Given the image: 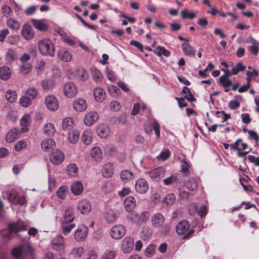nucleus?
Returning <instances> with one entry per match:
<instances>
[{
    "label": "nucleus",
    "mask_w": 259,
    "mask_h": 259,
    "mask_svg": "<svg viewBox=\"0 0 259 259\" xmlns=\"http://www.w3.org/2000/svg\"><path fill=\"white\" fill-rule=\"evenodd\" d=\"M8 228L9 230H2L1 231L2 237L6 241L10 239L12 233H17L20 231H26L27 229V227L25 222L21 220H18L16 223L9 224Z\"/></svg>",
    "instance_id": "f257e3e1"
},
{
    "label": "nucleus",
    "mask_w": 259,
    "mask_h": 259,
    "mask_svg": "<svg viewBox=\"0 0 259 259\" xmlns=\"http://www.w3.org/2000/svg\"><path fill=\"white\" fill-rule=\"evenodd\" d=\"M40 53L46 56H53L55 54L53 43L49 39H41L38 42Z\"/></svg>",
    "instance_id": "f03ea898"
},
{
    "label": "nucleus",
    "mask_w": 259,
    "mask_h": 259,
    "mask_svg": "<svg viewBox=\"0 0 259 259\" xmlns=\"http://www.w3.org/2000/svg\"><path fill=\"white\" fill-rule=\"evenodd\" d=\"M190 224L188 221L183 220L180 222L176 226V232L178 235H185L184 238L191 236L195 232L194 229H189Z\"/></svg>",
    "instance_id": "7ed1b4c3"
},
{
    "label": "nucleus",
    "mask_w": 259,
    "mask_h": 259,
    "mask_svg": "<svg viewBox=\"0 0 259 259\" xmlns=\"http://www.w3.org/2000/svg\"><path fill=\"white\" fill-rule=\"evenodd\" d=\"M126 229L124 226L121 225H115L110 229V235L112 238L119 239L125 234Z\"/></svg>",
    "instance_id": "20e7f679"
},
{
    "label": "nucleus",
    "mask_w": 259,
    "mask_h": 259,
    "mask_svg": "<svg viewBox=\"0 0 259 259\" xmlns=\"http://www.w3.org/2000/svg\"><path fill=\"white\" fill-rule=\"evenodd\" d=\"M165 170L162 167H158L155 169L146 172L150 178L155 181H159L164 177Z\"/></svg>",
    "instance_id": "39448f33"
},
{
    "label": "nucleus",
    "mask_w": 259,
    "mask_h": 259,
    "mask_svg": "<svg viewBox=\"0 0 259 259\" xmlns=\"http://www.w3.org/2000/svg\"><path fill=\"white\" fill-rule=\"evenodd\" d=\"M88 234V228L84 225H79L74 234V238L78 242L81 241L86 238Z\"/></svg>",
    "instance_id": "423d86ee"
},
{
    "label": "nucleus",
    "mask_w": 259,
    "mask_h": 259,
    "mask_svg": "<svg viewBox=\"0 0 259 259\" xmlns=\"http://www.w3.org/2000/svg\"><path fill=\"white\" fill-rule=\"evenodd\" d=\"M63 92L65 96L68 98H72L76 95L77 89L74 83L68 82L64 84Z\"/></svg>",
    "instance_id": "0eeeda50"
},
{
    "label": "nucleus",
    "mask_w": 259,
    "mask_h": 259,
    "mask_svg": "<svg viewBox=\"0 0 259 259\" xmlns=\"http://www.w3.org/2000/svg\"><path fill=\"white\" fill-rule=\"evenodd\" d=\"M149 188V185L147 181L143 178L138 179L135 183V190L140 194L146 193Z\"/></svg>",
    "instance_id": "6e6552de"
},
{
    "label": "nucleus",
    "mask_w": 259,
    "mask_h": 259,
    "mask_svg": "<svg viewBox=\"0 0 259 259\" xmlns=\"http://www.w3.org/2000/svg\"><path fill=\"white\" fill-rule=\"evenodd\" d=\"M45 104L48 109L50 111H56L59 108V101L54 96L50 95L46 97Z\"/></svg>",
    "instance_id": "1a4fd4ad"
},
{
    "label": "nucleus",
    "mask_w": 259,
    "mask_h": 259,
    "mask_svg": "<svg viewBox=\"0 0 259 259\" xmlns=\"http://www.w3.org/2000/svg\"><path fill=\"white\" fill-rule=\"evenodd\" d=\"M64 159V155L60 150L53 151L50 157L51 162L54 165L61 164Z\"/></svg>",
    "instance_id": "9d476101"
},
{
    "label": "nucleus",
    "mask_w": 259,
    "mask_h": 259,
    "mask_svg": "<svg viewBox=\"0 0 259 259\" xmlns=\"http://www.w3.org/2000/svg\"><path fill=\"white\" fill-rule=\"evenodd\" d=\"M151 221L152 226L158 228L164 224L165 219L162 214L157 212L152 216Z\"/></svg>",
    "instance_id": "9b49d317"
},
{
    "label": "nucleus",
    "mask_w": 259,
    "mask_h": 259,
    "mask_svg": "<svg viewBox=\"0 0 259 259\" xmlns=\"http://www.w3.org/2000/svg\"><path fill=\"white\" fill-rule=\"evenodd\" d=\"M91 204L89 201L83 199L78 202L77 210L80 213L87 214L91 211Z\"/></svg>",
    "instance_id": "f8f14e48"
},
{
    "label": "nucleus",
    "mask_w": 259,
    "mask_h": 259,
    "mask_svg": "<svg viewBox=\"0 0 259 259\" xmlns=\"http://www.w3.org/2000/svg\"><path fill=\"white\" fill-rule=\"evenodd\" d=\"M99 116L97 112L91 111L88 113L84 118V123L88 126H92L98 119Z\"/></svg>",
    "instance_id": "ddd939ff"
},
{
    "label": "nucleus",
    "mask_w": 259,
    "mask_h": 259,
    "mask_svg": "<svg viewBox=\"0 0 259 259\" xmlns=\"http://www.w3.org/2000/svg\"><path fill=\"white\" fill-rule=\"evenodd\" d=\"M182 181V176L180 174L175 173L168 178L164 179L163 181L164 185L169 186L173 183L176 185L181 184Z\"/></svg>",
    "instance_id": "4468645a"
},
{
    "label": "nucleus",
    "mask_w": 259,
    "mask_h": 259,
    "mask_svg": "<svg viewBox=\"0 0 259 259\" xmlns=\"http://www.w3.org/2000/svg\"><path fill=\"white\" fill-rule=\"evenodd\" d=\"M52 247L54 249L60 250L64 247V239L61 235L56 236L52 241Z\"/></svg>",
    "instance_id": "2eb2a0df"
},
{
    "label": "nucleus",
    "mask_w": 259,
    "mask_h": 259,
    "mask_svg": "<svg viewBox=\"0 0 259 259\" xmlns=\"http://www.w3.org/2000/svg\"><path fill=\"white\" fill-rule=\"evenodd\" d=\"M21 34L22 36L26 40H30L34 36L33 28L28 24H26L23 26L21 29Z\"/></svg>",
    "instance_id": "dca6fc26"
},
{
    "label": "nucleus",
    "mask_w": 259,
    "mask_h": 259,
    "mask_svg": "<svg viewBox=\"0 0 259 259\" xmlns=\"http://www.w3.org/2000/svg\"><path fill=\"white\" fill-rule=\"evenodd\" d=\"M134 239L130 237H126L122 242V249L124 253L130 252L133 248Z\"/></svg>",
    "instance_id": "f3484780"
},
{
    "label": "nucleus",
    "mask_w": 259,
    "mask_h": 259,
    "mask_svg": "<svg viewBox=\"0 0 259 259\" xmlns=\"http://www.w3.org/2000/svg\"><path fill=\"white\" fill-rule=\"evenodd\" d=\"M97 133L101 138H106L110 134V130L108 125L100 124L97 128Z\"/></svg>",
    "instance_id": "a211bd4d"
},
{
    "label": "nucleus",
    "mask_w": 259,
    "mask_h": 259,
    "mask_svg": "<svg viewBox=\"0 0 259 259\" xmlns=\"http://www.w3.org/2000/svg\"><path fill=\"white\" fill-rule=\"evenodd\" d=\"M20 132L17 128H13L7 134L6 140L8 143H12L19 138Z\"/></svg>",
    "instance_id": "6ab92c4d"
},
{
    "label": "nucleus",
    "mask_w": 259,
    "mask_h": 259,
    "mask_svg": "<svg viewBox=\"0 0 259 259\" xmlns=\"http://www.w3.org/2000/svg\"><path fill=\"white\" fill-rule=\"evenodd\" d=\"M136 205V200L132 196H128L126 198L124 201V206L126 211L128 212L132 211Z\"/></svg>",
    "instance_id": "aec40b11"
},
{
    "label": "nucleus",
    "mask_w": 259,
    "mask_h": 259,
    "mask_svg": "<svg viewBox=\"0 0 259 259\" xmlns=\"http://www.w3.org/2000/svg\"><path fill=\"white\" fill-rule=\"evenodd\" d=\"M73 105L74 109L78 112H82L87 108V102L82 99H79L74 101Z\"/></svg>",
    "instance_id": "412c9836"
},
{
    "label": "nucleus",
    "mask_w": 259,
    "mask_h": 259,
    "mask_svg": "<svg viewBox=\"0 0 259 259\" xmlns=\"http://www.w3.org/2000/svg\"><path fill=\"white\" fill-rule=\"evenodd\" d=\"M23 247L22 245L12 249L11 254L15 259H23L26 254L23 250Z\"/></svg>",
    "instance_id": "4be33fe9"
},
{
    "label": "nucleus",
    "mask_w": 259,
    "mask_h": 259,
    "mask_svg": "<svg viewBox=\"0 0 259 259\" xmlns=\"http://www.w3.org/2000/svg\"><path fill=\"white\" fill-rule=\"evenodd\" d=\"M41 146L44 151L49 152L55 147V142L52 139H46L42 141Z\"/></svg>",
    "instance_id": "5701e85b"
},
{
    "label": "nucleus",
    "mask_w": 259,
    "mask_h": 259,
    "mask_svg": "<svg viewBox=\"0 0 259 259\" xmlns=\"http://www.w3.org/2000/svg\"><path fill=\"white\" fill-rule=\"evenodd\" d=\"M102 176L105 178H109L113 174V168L112 163L108 162L106 163L102 167Z\"/></svg>",
    "instance_id": "b1692460"
},
{
    "label": "nucleus",
    "mask_w": 259,
    "mask_h": 259,
    "mask_svg": "<svg viewBox=\"0 0 259 259\" xmlns=\"http://www.w3.org/2000/svg\"><path fill=\"white\" fill-rule=\"evenodd\" d=\"M94 96L95 100L98 102H103L106 97L104 90L101 88H96L94 91Z\"/></svg>",
    "instance_id": "393cba45"
},
{
    "label": "nucleus",
    "mask_w": 259,
    "mask_h": 259,
    "mask_svg": "<svg viewBox=\"0 0 259 259\" xmlns=\"http://www.w3.org/2000/svg\"><path fill=\"white\" fill-rule=\"evenodd\" d=\"M83 187L81 182L75 181L71 186V190L75 195H80L83 191Z\"/></svg>",
    "instance_id": "a878e982"
},
{
    "label": "nucleus",
    "mask_w": 259,
    "mask_h": 259,
    "mask_svg": "<svg viewBox=\"0 0 259 259\" xmlns=\"http://www.w3.org/2000/svg\"><path fill=\"white\" fill-rule=\"evenodd\" d=\"M120 178L122 181L125 183L133 179L134 174L131 170H123L120 174Z\"/></svg>",
    "instance_id": "bb28decb"
},
{
    "label": "nucleus",
    "mask_w": 259,
    "mask_h": 259,
    "mask_svg": "<svg viewBox=\"0 0 259 259\" xmlns=\"http://www.w3.org/2000/svg\"><path fill=\"white\" fill-rule=\"evenodd\" d=\"M59 59L64 62H69L72 59V55L68 50L61 49L58 52Z\"/></svg>",
    "instance_id": "cd10ccee"
},
{
    "label": "nucleus",
    "mask_w": 259,
    "mask_h": 259,
    "mask_svg": "<svg viewBox=\"0 0 259 259\" xmlns=\"http://www.w3.org/2000/svg\"><path fill=\"white\" fill-rule=\"evenodd\" d=\"M182 48L184 53L189 57H193L195 55L196 51L188 43H183Z\"/></svg>",
    "instance_id": "c85d7f7f"
},
{
    "label": "nucleus",
    "mask_w": 259,
    "mask_h": 259,
    "mask_svg": "<svg viewBox=\"0 0 259 259\" xmlns=\"http://www.w3.org/2000/svg\"><path fill=\"white\" fill-rule=\"evenodd\" d=\"M11 71L10 68L7 66H2L0 68V78L7 80L9 79L11 76Z\"/></svg>",
    "instance_id": "c756f323"
},
{
    "label": "nucleus",
    "mask_w": 259,
    "mask_h": 259,
    "mask_svg": "<svg viewBox=\"0 0 259 259\" xmlns=\"http://www.w3.org/2000/svg\"><path fill=\"white\" fill-rule=\"evenodd\" d=\"M74 121L72 118L66 117L62 121V128L64 131H69L73 128Z\"/></svg>",
    "instance_id": "7c9ffc66"
},
{
    "label": "nucleus",
    "mask_w": 259,
    "mask_h": 259,
    "mask_svg": "<svg viewBox=\"0 0 259 259\" xmlns=\"http://www.w3.org/2000/svg\"><path fill=\"white\" fill-rule=\"evenodd\" d=\"M91 75L93 79L96 82H100L102 78L103 75L101 71L96 67L91 68Z\"/></svg>",
    "instance_id": "2f4dec72"
},
{
    "label": "nucleus",
    "mask_w": 259,
    "mask_h": 259,
    "mask_svg": "<svg viewBox=\"0 0 259 259\" xmlns=\"http://www.w3.org/2000/svg\"><path fill=\"white\" fill-rule=\"evenodd\" d=\"M81 140L85 145H89L92 140V133L90 130H85L81 136Z\"/></svg>",
    "instance_id": "473e14b6"
},
{
    "label": "nucleus",
    "mask_w": 259,
    "mask_h": 259,
    "mask_svg": "<svg viewBox=\"0 0 259 259\" xmlns=\"http://www.w3.org/2000/svg\"><path fill=\"white\" fill-rule=\"evenodd\" d=\"M62 226V233L64 235H67L70 233L71 231L75 228V224L74 223L63 222Z\"/></svg>",
    "instance_id": "72a5a7b5"
},
{
    "label": "nucleus",
    "mask_w": 259,
    "mask_h": 259,
    "mask_svg": "<svg viewBox=\"0 0 259 259\" xmlns=\"http://www.w3.org/2000/svg\"><path fill=\"white\" fill-rule=\"evenodd\" d=\"M199 179L197 178H191L186 183V187L190 191L196 190L198 185Z\"/></svg>",
    "instance_id": "f704fd0d"
},
{
    "label": "nucleus",
    "mask_w": 259,
    "mask_h": 259,
    "mask_svg": "<svg viewBox=\"0 0 259 259\" xmlns=\"http://www.w3.org/2000/svg\"><path fill=\"white\" fill-rule=\"evenodd\" d=\"M32 22L35 28L39 30L46 31L48 28V25L41 20L32 19Z\"/></svg>",
    "instance_id": "c9c22d12"
},
{
    "label": "nucleus",
    "mask_w": 259,
    "mask_h": 259,
    "mask_svg": "<svg viewBox=\"0 0 259 259\" xmlns=\"http://www.w3.org/2000/svg\"><path fill=\"white\" fill-rule=\"evenodd\" d=\"M64 221L63 222L71 223L74 219L73 217V209L69 207L66 209L64 214Z\"/></svg>",
    "instance_id": "e433bc0d"
},
{
    "label": "nucleus",
    "mask_w": 259,
    "mask_h": 259,
    "mask_svg": "<svg viewBox=\"0 0 259 259\" xmlns=\"http://www.w3.org/2000/svg\"><path fill=\"white\" fill-rule=\"evenodd\" d=\"M91 156L96 161H100L102 156L100 148L98 147L93 148L91 151Z\"/></svg>",
    "instance_id": "4c0bfd02"
},
{
    "label": "nucleus",
    "mask_w": 259,
    "mask_h": 259,
    "mask_svg": "<svg viewBox=\"0 0 259 259\" xmlns=\"http://www.w3.org/2000/svg\"><path fill=\"white\" fill-rule=\"evenodd\" d=\"M68 137L70 142L75 143L79 139V132L77 130L69 132L68 134Z\"/></svg>",
    "instance_id": "58836bf2"
},
{
    "label": "nucleus",
    "mask_w": 259,
    "mask_h": 259,
    "mask_svg": "<svg viewBox=\"0 0 259 259\" xmlns=\"http://www.w3.org/2000/svg\"><path fill=\"white\" fill-rule=\"evenodd\" d=\"M56 132L55 127L53 123H48L44 128V133L48 136L53 135Z\"/></svg>",
    "instance_id": "ea45409f"
},
{
    "label": "nucleus",
    "mask_w": 259,
    "mask_h": 259,
    "mask_svg": "<svg viewBox=\"0 0 259 259\" xmlns=\"http://www.w3.org/2000/svg\"><path fill=\"white\" fill-rule=\"evenodd\" d=\"M66 172L68 175L70 177H75L77 175L78 168L74 163L69 164L67 167Z\"/></svg>",
    "instance_id": "a19ab883"
},
{
    "label": "nucleus",
    "mask_w": 259,
    "mask_h": 259,
    "mask_svg": "<svg viewBox=\"0 0 259 259\" xmlns=\"http://www.w3.org/2000/svg\"><path fill=\"white\" fill-rule=\"evenodd\" d=\"M181 171L186 177L189 176L190 171L189 168L190 166L188 162L185 159H183L181 160Z\"/></svg>",
    "instance_id": "79ce46f5"
},
{
    "label": "nucleus",
    "mask_w": 259,
    "mask_h": 259,
    "mask_svg": "<svg viewBox=\"0 0 259 259\" xmlns=\"http://www.w3.org/2000/svg\"><path fill=\"white\" fill-rule=\"evenodd\" d=\"M5 98L9 102H14L17 99V93L13 90H9L6 93Z\"/></svg>",
    "instance_id": "37998d69"
},
{
    "label": "nucleus",
    "mask_w": 259,
    "mask_h": 259,
    "mask_svg": "<svg viewBox=\"0 0 259 259\" xmlns=\"http://www.w3.org/2000/svg\"><path fill=\"white\" fill-rule=\"evenodd\" d=\"M180 15L181 18L183 19H189L191 20L195 18L196 15L194 12H189L187 9L183 10L181 13Z\"/></svg>",
    "instance_id": "c03bdc74"
},
{
    "label": "nucleus",
    "mask_w": 259,
    "mask_h": 259,
    "mask_svg": "<svg viewBox=\"0 0 259 259\" xmlns=\"http://www.w3.org/2000/svg\"><path fill=\"white\" fill-rule=\"evenodd\" d=\"M17 58L16 54L13 49H9L6 56V61L7 63H10Z\"/></svg>",
    "instance_id": "a18cd8bd"
},
{
    "label": "nucleus",
    "mask_w": 259,
    "mask_h": 259,
    "mask_svg": "<svg viewBox=\"0 0 259 259\" xmlns=\"http://www.w3.org/2000/svg\"><path fill=\"white\" fill-rule=\"evenodd\" d=\"M7 24L8 26L12 29L18 30L20 27L19 22L13 18L8 19Z\"/></svg>",
    "instance_id": "49530a36"
},
{
    "label": "nucleus",
    "mask_w": 259,
    "mask_h": 259,
    "mask_svg": "<svg viewBox=\"0 0 259 259\" xmlns=\"http://www.w3.org/2000/svg\"><path fill=\"white\" fill-rule=\"evenodd\" d=\"M220 83L224 88H227L232 85V82L229 78H225V77H220ZM229 90L227 89H225V92H229Z\"/></svg>",
    "instance_id": "de8ad7c7"
},
{
    "label": "nucleus",
    "mask_w": 259,
    "mask_h": 259,
    "mask_svg": "<svg viewBox=\"0 0 259 259\" xmlns=\"http://www.w3.org/2000/svg\"><path fill=\"white\" fill-rule=\"evenodd\" d=\"M153 52L158 56L163 55L165 57H168L170 55V52L166 50L164 47L158 46L156 50H154Z\"/></svg>",
    "instance_id": "09e8293b"
},
{
    "label": "nucleus",
    "mask_w": 259,
    "mask_h": 259,
    "mask_svg": "<svg viewBox=\"0 0 259 259\" xmlns=\"http://www.w3.org/2000/svg\"><path fill=\"white\" fill-rule=\"evenodd\" d=\"M259 49V42L255 39H253L252 45L248 48L249 51L254 55L258 54Z\"/></svg>",
    "instance_id": "8fccbe9b"
},
{
    "label": "nucleus",
    "mask_w": 259,
    "mask_h": 259,
    "mask_svg": "<svg viewBox=\"0 0 259 259\" xmlns=\"http://www.w3.org/2000/svg\"><path fill=\"white\" fill-rule=\"evenodd\" d=\"M38 95L37 90L34 88L28 89L26 92V96L30 98L31 100L34 99Z\"/></svg>",
    "instance_id": "3c124183"
},
{
    "label": "nucleus",
    "mask_w": 259,
    "mask_h": 259,
    "mask_svg": "<svg viewBox=\"0 0 259 259\" xmlns=\"http://www.w3.org/2000/svg\"><path fill=\"white\" fill-rule=\"evenodd\" d=\"M67 187L65 186L60 187L56 192L57 196L61 199H64L67 192Z\"/></svg>",
    "instance_id": "603ef678"
},
{
    "label": "nucleus",
    "mask_w": 259,
    "mask_h": 259,
    "mask_svg": "<svg viewBox=\"0 0 259 259\" xmlns=\"http://www.w3.org/2000/svg\"><path fill=\"white\" fill-rule=\"evenodd\" d=\"M84 252V248L82 247H78L74 248L71 252V254L74 257H79Z\"/></svg>",
    "instance_id": "864d4df0"
},
{
    "label": "nucleus",
    "mask_w": 259,
    "mask_h": 259,
    "mask_svg": "<svg viewBox=\"0 0 259 259\" xmlns=\"http://www.w3.org/2000/svg\"><path fill=\"white\" fill-rule=\"evenodd\" d=\"M152 235V231L148 227L145 228L143 231H141L140 235L143 240H147Z\"/></svg>",
    "instance_id": "5fc2aeb1"
},
{
    "label": "nucleus",
    "mask_w": 259,
    "mask_h": 259,
    "mask_svg": "<svg viewBox=\"0 0 259 259\" xmlns=\"http://www.w3.org/2000/svg\"><path fill=\"white\" fill-rule=\"evenodd\" d=\"M176 197L173 193H169L167 194L163 199V203L166 205H170L172 204L175 201Z\"/></svg>",
    "instance_id": "6e6d98bb"
},
{
    "label": "nucleus",
    "mask_w": 259,
    "mask_h": 259,
    "mask_svg": "<svg viewBox=\"0 0 259 259\" xmlns=\"http://www.w3.org/2000/svg\"><path fill=\"white\" fill-rule=\"evenodd\" d=\"M20 104L23 107H28L31 104V99L26 96H23L20 100Z\"/></svg>",
    "instance_id": "4d7b16f0"
},
{
    "label": "nucleus",
    "mask_w": 259,
    "mask_h": 259,
    "mask_svg": "<svg viewBox=\"0 0 259 259\" xmlns=\"http://www.w3.org/2000/svg\"><path fill=\"white\" fill-rule=\"evenodd\" d=\"M245 69V67L241 62H239L232 69V71L233 75H237L240 71H244Z\"/></svg>",
    "instance_id": "13d9d810"
},
{
    "label": "nucleus",
    "mask_w": 259,
    "mask_h": 259,
    "mask_svg": "<svg viewBox=\"0 0 259 259\" xmlns=\"http://www.w3.org/2000/svg\"><path fill=\"white\" fill-rule=\"evenodd\" d=\"M27 146V142L25 140H21L16 143L14 148L16 151H20L22 149L26 148Z\"/></svg>",
    "instance_id": "bf43d9fd"
},
{
    "label": "nucleus",
    "mask_w": 259,
    "mask_h": 259,
    "mask_svg": "<svg viewBox=\"0 0 259 259\" xmlns=\"http://www.w3.org/2000/svg\"><path fill=\"white\" fill-rule=\"evenodd\" d=\"M2 12L5 16L9 17L13 13L11 8L8 5H4L2 8Z\"/></svg>",
    "instance_id": "052dcab7"
},
{
    "label": "nucleus",
    "mask_w": 259,
    "mask_h": 259,
    "mask_svg": "<svg viewBox=\"0 0 259 259\" xmlns=\"http://www.w3.org/2000/svg\"><path fill=\"white\" fill-rule=\"evenodd\" d=\"M159 229V232L163 235H167L170 233V226L168 224H163L160 228H158Z\"/></svg>",
    "instance_id": "680f3d73"
},
{
    "label": "nucleus",
    "mask_w": 259,
    "mask_h": 259,
    "mask_svg": "<svg viewBox=\"0 0 259 259\" xmlns=\"http://www.w3.org/2000/svg\"><path fill=\"white\" fill-rule=\"evenodd\" d=\"M30 123V117L28 114L24 115L20 120V123L22 126H27Z\"/></svg>",
    "instance_id": "e2e57ef3"
},
{
    "label": "nucleus",
    "mask_w": 259,
    "mask_h": 259,
    "mask_svg": "<svg viewBox=\"0 0 259 259\" xmlns=\"http://www.w3.org/2000/svg\"><path fill=\"white\" fill-rule=\"evenodd\" d=\"M116 218V214L113 211H108L106 215V219L109 223L114 221Z\"/></svg>",
    "instance_id": "0e129e2a"
},
{
    "label": "nucleus",
    "mask_w": 259,
    "mask_h": 259,
    "mask_svg": "<svg viewBox=\"0 0 259 259\" xmlns=\"http://www.w3.org/2000/svg\"><path fill=\"white\" fill-rule=\"evenodd\" d=\"M155 246L152 244H150L146 248L145 250V254L147 256L150 257L155 253Z\"/></svg>",
    "instance_id": "69168bd1"
},
{
    "label": "nucleus",
    "mask_w": 259,
    "mask_h": 259,
    "mask_svg": "<svg viewBox=\"0 0 259 259\" xmlns=\"http://www.w3.org/2000/svg\"><path fill=\"white\" fill-rule=\"evenodd\" d=\"M32 66L29 63H24L20 68L21 71L24 74H28L31 70Z\"/></svg>",
    "instance_id": "338daca9"
},
{
    "label": "nucleus",
    "mask_w": 259,
    "mask_h": 259,
    "mask_svg": "<svg viewBox=\"0 0 259 259\" xmlns=\"http://www.w3.org/2000/svg\"><path fill=\"white\" fill-rule=\"evenodd\" d=\"M53 82L51 80H44L41 82V86L44 90H49L53 86Z\"/></svg>",
    "instance_id": "774afa93"
}]
</instances>
